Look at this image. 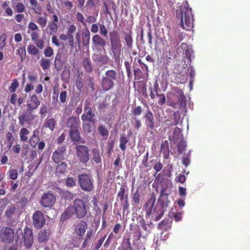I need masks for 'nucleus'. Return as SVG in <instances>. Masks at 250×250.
Here are the masks:
<instances>
[{
  "instance_id": "10",
  "label": "nucleus",
  "mask_w": 250,
  "mask_h": 250,
  "mask_svg": "<svg viewBox=\"0 0 250 250\" xmlns=\"http://www.w3.org/2000/svg\"><path fill=\"white\" fill-rule=\"evenodd\" d=\"M0 237L5 242L11 243L14 239V231L8 227L3 228L1 230Z\"/></svg>"
},
{
  "instance_id": "20",
  "label": "nucleus",
  "mask_w": 250,
  "mask_h": 250,
  "mask_svg": "<svg viewBox=\"0 0 250 250\" xmlns=\"http://www.w3.org/2000/svg\"><path fill=\"white\" fill-rule=\"evenodd\" d=\"M85 112V113L83 114L81 116L82 120L83 122L89 121L90 123L94 124L95 123L94 114L92 112V111L90 110Z\"/></svg>"
},
{
  "instance_id": "54",
  "label": "nucleus",
  "mask_w": 250,
  "mask_h": 250,
  "mask_svg": "<svg viewBox=\"0 0 250 250\" xmlns=\"http://www.w3.org/2000/svg\"><path fill=\"white\" fill-rule=\"evenodd\" d=\"M15 211V208L14 207H8L6 211V215L7 217H11Z\"/></svg>"
},
{
  "instance_id": "22",
  "label": "nucleus",
  "mask_w": 250,
  "mask_h": 250,
  "mask_svg": "<svg viewBox=\"0 0 250 250\" xmlns=\"http://www.w3.org/2000/svg\"><path fill=\"white\" fill-rule=\"evenodd\" d=\"M82 35L83 45L85 46H88L89 44L90 37V33L89 30L87 28L83 29Z\"/></svg>"
},
{
  "instance_id": "2",
  "label": "nucleus",
  "mask_w": 250,
  "mask_h": 250,
  "mask_svg": "<svg viewBox=\"0 0 250 250\" xmlns=\"http://www.w3.org/2000/svg\"><path fill=\"white\" fill-rule=\"evenodd\" d=\"M180 14L181 15V26L187 30L191 29L193 26V17L191 9L188 7L186 2L184 5L181 6Z\"/></svg>"
},
{
  "instance_id": "46",
  "label": "nucleus",
  "mask_w": 250,
  "mask_h": 250,
  "mask_svg": "<svg viewBox=\"0 0 250 250\" xmlns=\"http://www.w3.org/2000/svg\"><path fill=\"white\" fill-rule=\"evenodd\" d=\"M54 51L50 47H47L44 51V54L46 57H51L53 55Z\"/></svg>"
},
{
  "instance_id": "31",
  "label": "nucleus",
  "mask_w": 250,
  "mask_h": 250,
  "mask_svg": "<svg viewBox=\"0 0 250 250\" xmlns=\"http://www.w3.org/2000/svg\"><path fill=\"white\" fill-rule=\"evenodd\" d=\"M92 155L93 160L97 163H99L102 161V157L99 154V150L97 149L93 148L92 149Z\"/></svg>"
},
{
  "instance_id": "15",
  "label": "nucleus",
  "mask_w": 250,
  "mask_h": 250,
  "mask_svg": "<svg viewBox=\"0 0 250 250\" xmlns=\"http://www.w3.org/2000/svg\"><path fill=\"white\" fill-rule=\"evenodd\" d=\"M65 152V147L63 146L58 147L54 152L52 155V160L56 163H59L64 159V154Z\"/></svg>"
},
{
  "instance_id": "38",
  "label": "nucleus",
  "mask_w": 250,
  "mask_h": 250,
  "mask_svg": "<svg viewBox=\"0 0 250 250\" xmlns=\"http://www.w3.org/2000/svg\"><path fill=\"white\" fill-rule=\"evenodd\" d=\"M125 40L128 47L131 48L132 46L133 40L131 36L129 34H126L125 36Z\"/></svg>"
},
{
  "instance_id": "63",
  "label": "nucleus",
  "mask_w": 250,
  "mask_h": 250,
  "mask_svg": "<svg viewBox=\"0 0 250 250\" xmlns=\"http://www.w3.org/2000/svg\"><path fill=\"white\" fill-rule=\"evenodd\" d=\"M182 163L186 167L189 165L190 163L189 158L188 156H183L182 157Z\"/></svg>"
},
{
  "instance_id": "52",
  "label": "nucleus",
  "mask_w": 250,
  "mask_h": 250,
  "mask_svg": "<svg viewBox=\"0 0 250 250\" xmlns=\"http://www.w3.org/2000/svg\"><path fill=\"white\" fill-rule=\"evenodd\" d=\"M98 131L103 136H107L108 135V130L103 125H100L98 127Z\"/></svg>"
},
{
  "instance_id": "40",
  "label": "nucleus",
  "mask_w": 250,
  "mask_h": 250,
  "mask_svg": "<svg viewBox=\"0 0 250 250\" xmlns=\"http://www.w3.org/2000/svg\"><path fill=\"white\" fill-rule=\"evenodd\" d=\"M159 202L161 205V207H162L161 210H162L161 211L160 214L158 216H156L155 217L156 221H158L160 220V219L161 218L162 215L163 214L164 209L167 207V204L165 205V204L164 203V202L163 201H162L161 200H159Z\"/></svg>"
},
{
  "instance_id": "50",
  "label": "nucleus",
  "mask_w": 250,
  "mask_h": 250,
  "mask_svg": "<svg viewBox=\"0 0 250 250\" xmlns=\"http://www.w3.org/2000/svg\"><path fill=\"white\" fill-rule=\"evenodd\" d=\"M157 88V87L156 88ZM156 92L157 93V89H156ZM156 95L159 97V100L158 101V104L160 105L164 104L166 102V97L163 94H156Z\"/></svg>"
},
{
  "instance_id": "35",
  "label": "nucleus",
  "mask_w": 250,
  "mask_h": 250,
  "mask_svg": "<svg viewBox=\"0 0 250 250\" xmlns=\"http://www.w3.org/2000/svg\"><path fill=\"white\" fill-rule=\"evenodd\" d=\"M76 180L73 177H68L65 180V185L67 187L72 188L76 186Z\"/></svg>"
},
{
  "instance_id": "33",
  "label": "nucleus",
  "mask_w": 250,
  "mask_h": 250,
  "mask_svg": "<svg viewBox=\"0 0 250 250\" xmlns=\"http://www.w3.org/2000/svg\"><path fill=\"white\" fill-rule=\"evenodd\" d=\"M122 249L124 250H131L132 248L130 243L129 239L128 238H125L124 239L122 245Z\"/></svg>"
},
{
  "instance_id": "45",
  "label": "nucleus",
  "mask_w": 250,
  "mask_h": 250,
  "mask_svg": "<svg viewBox=\"0 0 250 250\" xmlns=\"http://www.w3.org/2000/svg\"><path fill=\"white\" fill-rule=\"evenodd\" d=\"M9 177L10 179L15 180L18 177V171L16 169H10L9 171Z\"/></svg>"
},
{
  "instance_id": "51",
  "label": "nucleus",
  "mask_w": 250,
  "mask_h": 250,
  "mask_svg": "<svg viewBox=\"0 0 250 250\" xmlns=\"http://www.w3.org/2000/svg\"><path fill=\"white\" fill-rule=\"evenodd\" d=\"M28 28L29 30L34 31H39V27L36 24H35L33 22H30L28 25Z\"/></svg>"
},
{
  "instance_id": "17",
  "label": "nucleus",
  "mask_w": 250,
  "mask_h": 250,
  "mask_svg": "<svg viewBox=\"0 0 250 250\" xmlns=\"http://www.w3.org/2000/svg\"><path fill=\"white\" fill-rule=\"evenodd\" d=\"M161 187V195H167L169 194L168 190L171 188V184L167 178H163L160 183Z\"/></svg>"
},
{
  "instance_id": "12",
  "label": "nucleus",
  "mask_w": 250,
  "mask_h": 250,
  "mask_svg": "<svg viewBox=\"0 0 250 250\" xmlns=\"http://www.w3.org/2000/svg\"><path fill=\"white\" fill-rule=\"evenodd\" d=\"M22 237L25 246L27 248H30L33 242V236L31 229L28 228H26L24 230L23 233L22 234Z\"/></svg>"
},
{
  "instance_id": "8",
  "label": "nucleus",
  "mask_w": 250,
  "mask_h": 250,
  "mask_svg": "<svg viewBox=\"0 0 250 250\" xmlns=\"http://www.w3.org/2000/svg\"><path fill=\"white\" fill-rule=\"evenodd\" d=\"M56 200V197L54 195L51 193L47 192L42 195L40 200V203L43 207H50L55 204Z\"/></svg>"
},
{
  "instance_id": "49",
  "label": "nucleus",
  "mask_w": 250,
  "mask_h": 250,
  "mask_svg": "<svg viewBox=\"0 0 250 250\" xmlns=\"http://www.w3.org/2000/svg\"><path fill=\"white\" fill-rule=\"evenodd\" d=\"M76 19L78 21L81 22L83 25H85L84 18L83 15L80 12H77L76 15Z\"/></svg>"
},
{
  "instance_id": "25",
  "label": "nucleus",
  "mask_w": 250,
  "mask_h": 250,
  "mask_svg": "<svg viewBox=\"0 0 250 250\" xmlns=\"http://www.w3.org/2000/svg\"><path fill=\"white\" fill-rule=\"evenodd\" d=\"M69 135L71 140L73 141H79L80 139L78 128L70 129Z\"/></svg>"
},
{
  "instance_id": "48",
  "label": "nucleus",
  "mask_w": 250,
  "mask_h": 250,
  "mask_svg": "<svg viewBox=\"0 0 250 250\" xmlns=\"http://www.w3.org/2000/svg\"><path fill=\"white\" fill-rule=\"evenodd\" d=\"M100 33L104 37L106 36L108 34V31L103 24H100Z\"/></svg>"
},
{
  "instance_id": "60",
  "label": "nucleus",
  "mask_w": 250,
  "mask_h": 250,
  "mask_svg": "<svg viewBox=\"0 0 250 250\" xmlns=\"http://www.w3.org/2000/svg\"><path fill=\"white\" fill-rule=\"evenodd\" d=\"M118 197L120 198L121 200H123L125 198V189L124 188H121L118 194Z\"/></svg>"
},
{
  "instance_id": "4",
  "label": "nucleus",
  "mask_w": 250,
  "mask_h": 250,
  "mask_svg": "<svg viewBox=\"0 0 250 250\" xmlns=\"http://www.w3.org/2000/svg\"><path fill=\"white\" fill-rule=\"evenodd\" d=\"M117 79V73L114 70H109L106 72L105 76L102 78V86L104 91H107L114 86V81Z\"/></svg>"
},
{
  "instance_id": "37",
  "label": "nucleus",
  "mask_w": 250,
  "mask_h": 250,
  "mask_svg": "<svg viewBox=\"0 0 250 250\" xmlns=\"http://www.w3.org/2000/svg\"><path fill=\"white\" fill-rule=\"evenodd\" d=\"M66 168H67L66 164L64 162H62V163H61L60 165H59L57 166V167L56 168V170H57V171L59 173H63L65 172Z\"/></svg>"
},
{
  "instance_id": "44",
  "label": "nucleus",
  "mask_w": 250,
  "mask_h": 250,
  "mask_svg": "<svg viewBox=\"0 0 250 250\" xmlns=\"http://www.w3.org/2000/svg\"><path fill=\"white\" fill-rule=\"evenodd\" d=\"M127 143V140L125 137L120 138V147L122 150L125 149V144Z\"/></svg>"
},
{
  "instance_id": "21",
  "label": "nucleus",
  "mask_w": 250,
  "mask_h": 250,
  "mask_svg": "<svg viewBox=\"0 0 250 250\" xmlns=\"http://www.w3.org/2000/svg\"><path fill=\"white\" fill-rule=\"evenodd\" d=\"M39 134V131L37 129L33 131V135L29 141V145L31 146L35 147L38 144L40 140Z\"/></svg>"
},
{
  "instance_id": "11",
  "label": "nucleus",
  "mask_w": 250,
  "mask_h": 250,
  "mask_svg": "<svg viewBox=\"0 0 250 250\" xmlns=\"http://www.w3.org/2000/svg\"><path fill=\"white\" fill-rule=\"evenodd\" d=\"M33 224L36 228H41L45 224V220L43 213L39 210L36 211L33 216Z\"/></svg>"
},
{
  "instance_id": "23",
  "label": "nucleus",
  "mask_w": 250,
  "mask_h": 250,
  "mask_svg": "<svg viewBox=\"0 0 250 250\" xmlns=\"http://www.w3.org/2000/svg\"><path fill=\"white\" fill-rule=\"evenodd\" d=\"M146 124L147 126H149L151 129H153L154 127V121L153 116L152 112L150 110H148L146 115Z\"/></svg>"
},
{
  "instance_id": "42",
  "label": "nucleus",
  "mask_w": 250,
  "mask_h": 250,
  "mask_svg": "<svg viewBox=\"0 0 250 250\" xmlns=\"http://www.w3.org/2000/svg\"><path fill=\"white\" fill-rule=\"evenodd\" d=\"M83 65L86 71L90 72L92 70V66L90 61L88 59H84L83 61Z\"/></svg>"
},
{
  "instance_id": "19",
  "label": "nucleus",
  "mask_w": 250,
  "mask_h": 250,
  "mask_svg": "<svg viewBox=\"0 0 250 250\" xmlns=\"http://www.w3.org/2000/svg\"><path fill=\"white\" fill-rule=\"evenodd\" d=\"M80 121L78 117H71L69 118L66 126L70 128V129L78 128L80 125Z\"/></svg>"
},
{
  "instance_id": "18",
  "label": "nucleus",
  "mask_w": 250,
  "mask_h": 250,
  "mask_svg": "<svg viewBox=\"0 0 250 250\" xmlns=\"http://www.w3.org/2000/svg\"><path fill=\"white\" fill-rule=\"evenodd\" d=\"M92 57L95 62L101 64H106L109 61L108 57L105 54H95Z\"/></svg>"
},
{
  "instance_id": "29",
  "label": "nucleus",
  "mask_w": 250,
  "mask_h": 250,
  "mask_svg": "<svg viewBox=\"0 0 250 250\" xmlns=\"http://www.w3.org/2000/svg\"><path fill=\"white\" fill-rule=\"evenodd\" d=\"M39 50L33 44H30L27 47V52L29 54L36 56L39 54Z\"/></svg>"
},
{
  "instance_id": "34",
  "label": "nucleus",
  "mask_w": 250,
  "mask_h": 250,
  "mask_svg": "<svg viewBox=\"0 0 250 250\" xmlns=\"http://www.w3.org/2000/svg\"><path fill=\"white\" fill-rule=\"evenodd\" d=\"M16 54L19 55L22 61L26 55V50L25 47H21L16 51Z\"/></svg>"
},
{
  "instance_id": "13",
  "label": "nucleus",
  "mask_w": 250,
  "mask_h": 250,
  "mask_svg": "<svg viewBox=\"0 0 250 250\" xmlns=\"http://www.w3.org/2000/svg\"><path fill=\"white\" fill-rule=\"evenodd\" d=\"M32 111H26L22 115L19 117V124L21 126H24L25 123L30 124L34 119V115L32 113Z\"/></svg>"
},
{
  "instance_id": "26",
  "label": "nucleus",
  "mask_w": 250,
  "mask_h": 250,
  "mask_svg": "<svg viewBox=\"0 0 250 250\" xmlns=\"http://www.w3.org/2000/svg\"><path fill=\"white\" fill-rule=\"evenodd\" d=\"M29 134V131L26 128H22L20 131V138L22 142H27L28 140V135Z\"/></svg>"
},
{
  "instance_id": "41",
  "label": "nucleus",
  "mask_w": 250,
  "mask_h": 250,
  "mask_svg": "<svg viewBox=\"0 0 250 250\" xmlns=\"http://www.w3.org/2000/svg\"><path fill=\"white\" fill-rule=\"evenodd\" d=\"M28 33L30 34L31 38L32 41H34V42H35L39 39V37H40V34L39 33V31H32L31 33H30V31H28Z\"/></svg>"
},
{
  "instance_id": "27",
  "label": "nucleus",
  "mask_w": 250,
  "mask_h": 250,
  "mask_svg": "<svg viewBox=\"0 0 250 250\" xmlns=\"http://www.w3.org/2000/svg\"><path fill=\"white\" fill-rule=\"evenodd\" d=\"M40 64L43 70H46L49 69L51 65V62L48 59L42 58L40 61Z\"/></svg>"
},
{
  "instance_id": "61",
  "label": "nucleus",
  "mask_w": 250,
  "mask_h": 250,
  "mask_svg": "<svg viewBox=\"0 0 250 250\" xmlns=\"http://www.w3.org/2000/svg\"><path fill=\"white\" fill-rule=\"evenodd\" d=\"M181 133V130L180 128L176 127H175L173 132V138L174 139H178Z\"/></svg>"
},
{
  "instance_id": "59",
  "label": "nucleus",
  "mask_w": 250,
  "mask_h": 250,
  "mask_svg": "<svg viewBox=\"0 0 250 250\" xmlns=\"http://www.w3.org/2000/svg\"><path fill=\"white\" fill-rule=\"evenodd\" d=\"M68 40V42L69 45L73 47L74 45V39L73 34L67 33V40Z\"/></svg>"
},
{
  "instance_id": "3",
  "label": "nucleus",
  "mask_w": 250,
  "mask_h": 250,
  "mask_svg": "<svg viewBox=\"0 0 250 250\" xmlns=\"http://www.w3.org/2000/svg\"><path fill=\"white\" fill-rule=\"evenodd\" d=\"M80 186L82 190L91 191L94 188V180L92 176L88 174H80L78 177Z\"/></svg>"
},
{
  "instance_id": "57",
  "label": "nucleus",
  "mask_w": 250,
  "mask_h": 250,
  "mask_svg": "<svg viewBox=\"0 0 250 250\" xmlns=\"http://www.w3.org/2000/svg\"><path fill=\"white\" fill-rule=\"evenodd\" d=\"M133 200L136 204L140 203V194L138 190L136 191L133 194Z\"/></svg>"
},
{
  "instance_id": "43",
  "label": "nucleus",
  "mask_w": 250,
  "mask_h": 250,
  "mask_svg": "<svg viewBox=\"0 0 250 250\" xmlns=\"http://www.w3.org/2000/svg\"><path fill=\"white\" fill-rule=\"evenodd\" d=\"M186 146V143L184 141H180L178 144V151L179 153H182L184 150Z\"/></svg>"
},
{
  "instance_id": "5",
  "label": "nucleus",
  "mask_w": 250,
  "mask_h": 250,
  "mask_svg": "<svg viewBox=\"0 0 250 250\" xmlns=\"http://www.w3.org/2000/svg\"><path fill=\"white\" fill-rule=\"evenodd\" d=\"M76 156L80 163H86L89 160V149L83 145L76 146Z\"/></svg>"
},
{
  "instance_id": "9",
  "label": "nucleus",
  "mask_w": 250,
  "mask_h": 250,
  "mask_svg": "<svg viewBox=\"0 0 250 250\" xmlns=\"http://www.w3.org/2000/svg\"><path fill=\"white\" fill-rule=\"evenodd\" d=\"M110 42L113 51H119L121 47V42L119 35L115 32L109 33Z\"/></svg>"
},
{
  "instance_id": "53",
  "label": "nucleus",
  "mask_w": 250,
  "mask_h": 250,
  "mask_svg": "<svg viewBox=\"0 0 250 250\" xmlns=\"http://www.w3.org/2000/svg\"><path fill=\"white\" fill-rule=\"evenodd\" d=\"M6 38L5 34H2L0 37V49H2L5 46Z\"/></svg>"
},
{
  "instance_id": "64",
  "label": "nucleus",
  "mask_w": 250,
  "mask_h": 250,
  "mask_svg": "<svg viewBox=\"0 0 250 250\" xmlns=\"http://www.w3.org/2000/svg\"><path fill=\"white\" fill-rule=\"evenodd\" d=\"M36 42V46L40 49H42L44 47V42L42 40H38Z\"/></svg>"
},
{
  "instance_id": "32",
  "label": "nucleus",
  "mask_w": 250,
  "mask_h": 250,
  "mask_svg": "<svg viewBox=\"0 0 250 250\" xmlns=\"http://www.w3.org/2000/svg\"><path fill=\"white\" fill-rule=\"evenodd\" d=\"M54 65L55 68L57 70H60L62 66V62L61 60V56L60 54H57L55 57V60L54 62Z\"/></svg>"
},
{
  "instance_id": "47",
  "label": "nucleus",
  "mask_w": 250,
  "mask_h": 250,
  "mask_svg": "<svg viewBox=\"0 0 250 250\" xmlns=\"http://www.w3.org/2000/svg\"><path fill=\"white\" fill-rule=\"evenodd\" d=\"M91 123H85V122H84L83 123V129L84 132L86 133H89L91 132L92 131V126L91 125Z\"/></svg>"
},
{
  "instance_id": "36",
  "label": "nucleus",
  "mask_w": 250,
  "mask_h": 250,
  "mask_svg": "<svg viewBox=\"0 0 250 250\" xmlns=\"http://www.w3.org/2000/svg\"><path fill=\"white\" fill-rule=\"evenodd\" d=\"M19 83L17 79H14L11 85L9 87V90L11 92H14L19 87Z\"/></svg>"
},
{
  "instance_id": "55",
  "label": "nucleus",
  "mask_w": 250,
  "mask_h": 250,
  "mask_svg": "<svg viewBox=\"0 0 250 250\" xmlns=\"http://www.w3.org/2000/svg\"><path fill=\"white\" fill-rule=\"evenodd\" d=\"M25 10V6L23 4L19 2L16 5V10L19 13L23 12Z\"/></svg>"
},
{
  "instance_id": "56",
  "label": "nucleus",
  "mask_w": 250,
  "mask_h": 250,
  "mask_svg": "<svg viewBox=\"0 0 250 250\" xmlns=\"http://www.w3.org/2000/svg\"><path fill=\"white\" fill-rule=\"evenodd\" d=\"M163 167L162 164L161 162H158L154 164L153 168L156 172H158L162 170Z\"/></svg>"
},
{
  "instance_id": "14",
  "label": "nucleus",
  "mask_w": 250,
  "mask_h": 250,
  "mask_svg": "<svg viewBox=\"0 0 250 250\" xmlns=\"http://www.w3.org/2000/svg\"><path fill=\"white\" fill-rule=\"evenodd\" d=\"M87 229V224L86 222L81 220L75 226L74 231L77 235L81 237L83 235Z\"/></svg>"
},
{
  "instance_id": "1",
  "label": "nucleus",
  "mask_w": 250,
  "mask_h": 250,
  "mask_svg": "<svg viewBox=\"0 0 250 250\" xmlns=\"http://www.w3.org/2000/svg\"><path fill=\"white\" fill-rule=\"evenodd\" d=\"M86 205L82 200L75 199L73 204L67 207L61 216V221H65L73 215L76 218H83L87 214Z\"/></svg>"
},
{
  "instance_id": "58",
  "label": "nucleus",
  "mask_w": 250,
  "mask_h": 250,
  "mask_svg": "<svg viewBox=\"0 0 250 250\" xmlns=\"http://www.w3.org/2000/svg\"><path fill=\"white\" fill-rule=\"evenodd\" d=\"M47 107L45 104H42L40 107V113L42 115L44 116L47 113Z\"/></svg>"
},
{
  "instance_id": "24",
  "label": "nucleus",
  "mask_w": 250,
  "mask_h": 250,
  "mask_svg": "<svg viewBox=\"0 0 250 250\" xmlns=\"http://www.w3.org/2000/svg\"><path fill=\"white\" fill-rule=\"evenodd\" d=\"M30 3L32 6V8L35 13L39 15L42 14V8L36 0H30Z\"/></svg>"
},
{
  "instance_id": "39",
  "label": "nucleus",
  "mask_w": 250,
  "mask_h": 250,
  "mask_svg": "<svg viewBox=\"0 0 250 250\" xmlns=\"http://www.w3.org/2000/svg\"><path fill=\"white\" fill-rule=\"evenodd\" d=\"M37 22L41 27H45L47 24V19L46 17H39Z\"/></svg>"
},
{
  "instance_id": "28",
  "label": "nucleus",
  "mask_w": 250,
  "mask_h": 250,
  "mask_svg": "<svg viewBox=\"0 0 250 250\" xmlns=\"http://www.w3.org/2000/svg\"><path fill=\"white\" fill-rule=\"evenodd\" d=\"M48 239L47 231L45 230L40 232L39 233L38 241L40 243L44 242Z\"/></svg>"
},
{
  "instance_id": "30",
  "label": "nucleus",
  "mask_w": 250,
  "mask_h": 250,
  "mask_svg": "<svg viewBox=\"0 0 250 250\" xmlns=\"http://www.w3.org/2000/svg\"><path fill=\"white\" fill-rule=\"evenodd\" d=\"M55 124V120L53 118H50L45 121L44 126L45 127L49 128L51 131H52L54 128Z\"/></svg>"
},
{
  "instance_id": "7",
  "label": "nucleus",
  "mask_w": 250,
  "mask_h": 250,
  "mask_svg": "<svg viewBox=\"0 0 250 250\" xmlns=\"http://www.w3.org/2000/svg\"><path fill=\"white\" fill-rule=\"evenodd\" d=\"M92 48L93 50L99 51L102 48L105 54V49L104 47L106 45V41L102 38L99 35L96 34L92 38Z\"/></svg>"
},
{
  "instance_id": "62",
  "label": "nucleus",
  "mask_w": 250,
  "mask_h": 250,
  "mask_svg": "<svg viewBox=\"0 0 250 250\" xmlns=\"http://www.w3.org/2000/svg\"><path fill=\"white\" fill-rule=\"evenodd\" d=\"M66 97V92L64 91L61 92L60 95V99L62 103H63L65 102Z\"/></svg>"
},
{
  "instance_id": "16",
  "label": "nucleus",
  "mask_w": 250,
  "mask_h": 250,
  "mask_svg": "<svg viewBox=\"0 0 250 250\" xmlns=\"http://www.w3.org/2000/svg\"><path fill=\"white\" fill-rule=\"evenodd\" d=\"M40 104L37 96L36 95H33L30 98V100L27 104V110L28 111H32L37 109Z\"/></svg>"
},
{
  "instance_id": "6",
  "label": "nucleus",
  "mask_w": 250,
  "mask_h": 250,
  "mask_svg": "<svg viewBox=\"0 0 250 250\" xmlns=\"http://www.w3.org/2000/svg\"><path fill=\"white\" fill-rule=\"evenodd\" d=\"M134 240L133 244L137 250H145L146 249V236L141 237L140 230L133 233Z\"/></svg>"
}]
</instances>
